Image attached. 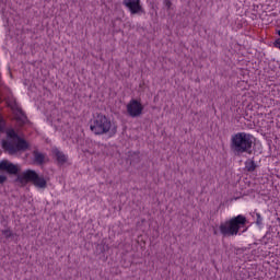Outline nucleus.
I'll list each match as a JSON object with an SVG mask.
<instances>
[{
    "mask_svg": "<svg viewBox=\"0 0 280 280\" xmlns=\"http://www.w3.org/2000/svg\"><path fill=\"white\" fill-rule=\"evenodd\" d=\"M90 130L93 135L115 137L117 135V125L110 121V118L106 117V115L98 114L90 121Z\"/></svg>",
    "mask_w": 280,
    "mask_h": 280,
    "instance_id": "nucleus-1",
    "label": "nucleus"
},
{
    "mask_svg": "<svg viewBox=\"0 0 280 280\" xmlns=\"http://www.w3.org/2000/svg\"><path fill=\"white\" fill-rule=\"evenodd\" d=\"M7 137L8 140L2 142V148L9 154H16V152L27 150V142L21 139L14 129L7 130Z\"/></svg>",
    "mask_w": 280,
    "mask_h": 280,
    "instance_id": "nucleus-2",
    "label": "nucleus"
},
{
    "mask_svg": "<svg viewBox=\"0 0 280 280\" xmlns=\"http://www.w3.org/2000/svg\"><path fill=\"white\" fill-rule=\"evenodd\" d=\"M244 224H246V218L237 215L236 218H232L229 221L221 223L220 232L223 237H231L233 235H237V233H240V229H242Z\"/></svg>",
    "mask_w": 280,
    "mask_h": 280,
    "instance_id": "nucleus-3",
    "label": "nucleus"
},
{
    "mask_svg": "<svg viewBox=\"0 0 280 280\" xmlns=\"http://www.w3.org/2000/svg\"><path fill=\"white\" fill-rule=\"evenodd\" d=\"M21 178L22 180H25V183H32L37 189H47V179H45V176L38 175L36 171H24L21 174Z\"/></svg>",
    "mask_w": 280,
    "mask_h": 280,
    "instance_id": "nucleus-4",
    "label": "nucleus"
},
{
    "mask_svg": "<svg viewBox=\"0 0 280 280\" xmlns=\"http://www.w3.org/2000/svg\"><path fill=\"white\" fill-rule=\"evenodd\" d=\"M231 149L233 152H235V154H242L246 152V133L238 132L232 136Z\"/></svg>",
    "mask_w": 280,
    "mask_h": 280,
    "instance_id": "nucleus-5",
    "label": "nucleus"
},
{
    "mask_svg": "<svg viewBox=\"0 0 280 280\" xmlns=\"http://www.w3.org/2000/svg\"><path fill=\"white\" fill-rule=\"evenodd\" d=\"M143 104L138 100H131L127 104V113L129 117H141V115H143Z\"/></svg>",
    "mask_w": 280,
    "mask_h": 280,
    "instance_id": "nucleus-6",
    "label": "nucleus"
},
{
    "mask_svg": "<svg viewBox=\"0 0 280 280\" xmlns=\"http://www.w3.org/2000/svg\"><path fill=\"white\" fill-rule=\"evenodd\" d=\"M122 5L129 10L130 14H143L144 12L141 0H122Z\"/></svg>",
    "mask_w": 280,
    "mask_h": 280,
    "instance_id": "nucleus-7",
    "label": "nucleus"
},
{
    "mask_svg": "<svg viewBox=\"0 0 280 280\" xmlns=\"http://www.w3.org/2000/svg\"><path fill=\"white\" fill-rule=\"evenodd\" d=\"M1 172H8V174H19V165L12 164L8 160H3L0 162Z\"/></svg>",
    "mask_w": 280,
    "mask_h": 280,
    "instance_id": "nucleus-8",
    "label": "nucleus"
},
{
    "mask_svg": "<svg viewBox=\"0 0 280 280\" xmlns=\"http://www.w3.org/2000/svg\"><path fill=\"white\" fill-rule=\"evenodd\" d=\"M52 153L55 154V156L60 165H65V163H67L68 158L60 150L54 149Z\"/></svg>",
    "mask_w": 280,
    "mask_h": 280,
    "instance_id": "nucleus-9",
    "label": "nucleus"
},
{
    "mask_svg": "<svg viewBox=\"0 0 280 280\" xmlns=\"http://www.w3.org/2000/svg\"><path fill=\"white\" fill-rule=\"evenodd\" d=\"M33 155H34V162L37 165H43V163H45V161H47V155H45V153H40L38 151H34Z\"/></svg>",
    "mask_w": 280,
    "mask_h": 280,
    "instance_id": "nucleus-10",
    "label": "nucleus"
},
{
    "mask_svg": "<svg viewBox=\"0 0 280 280\" xmlns=\"http://www.w3.org/2000/svg\"><path fill=\"white\" fill-rule=\"evenodd\" d=\"M253 145H255V137L252 135L246 136V152L247 154H253Z\"/></svg>",
    "mask_w": 280,
    "mask_h": 280,
    "instance_id": "nucleus-11",
    "label": "nucleus"
},
{
    "mask_svg": "<svg viewBox=\"0 0 280 280\" xmlns=\"http://www.w3.org/2000/svg\"><path fill=\"white\" fill-rule=\"evenodd\" d=\"M247 172H255V170H257V164L255 163V160H249L247 162V166H246Z\"/></svg>",
    "mask_w": 280,
    "mask_h": 280,
    "instance_id": "nucleus-12",
    "label": "nucleus"
},
{
    "mask_svg": "<svg viewBox=\"0 0 280 280\" xmlns=\"http://www.w3.org/2000/svg\"><path fill=\"white\" fill-rule=\"evenodd\" d=\"M2 235H4V237H7V240L12 237V230H10V229L2 230Z\"/></svg>",
    "mask_w": 280,
    "mask_h": 280,
    "instance_id": "nucleus-13",
    "label": "nucleus"
},
{
    "mask_svg": "<svg viewBox=\"0 0 280 280\" xmlns=\"http://www.w3.org/2000/svg\"><path fill=\"white\" fill-rule=\"evenodd\" d=\"M262 222H264V219L261 218V214L256 213V224H257V226H261Z\"/></svg>",
    "mask_w": 280,
    "mask_h": 280,
    "instance_id": "nucleus-14",
    "label": "nucleus"
},
{
    "mask_svg": "<svg viewBox=\"0 0 280 280\" xmlns=\"http://www.w3.org/2000/svg\"><path fill=\"white\" fill-rule=\"evenodd\" d=\"M5 129V120H3V117L0 116V132Z\"/></svg>",
    "mask_w": 280,
    "mask_h": 280,
    "instance_id": "nucleus-15",
    "label": "nucleus"
},
{
    "mask_svg": "<svg viewBox=\"0 0 280 280\" xmlns=\"http://www.w3.org/2000/svg\"><path fill=\"white\" fill-rule=\"evenodd\" d=\"M278 36H280V30L278 31ZM273 46H275L277 49H280V38H278V39L275 40Z\"/></svg>",
    "mask_w": 280,
    "mask_h": 280,
    "instance_id": "nucleus-16",
    "label": "nucleus"
},
{
    "mask_svg": "<svg viewBox=\"0 0 280 280\" xmlns=\"http://www.w3.org/2000/svg\"><path fill=\"white\" fill-rule=\"evenodd\" d=\"M164 5L166 10H172V1L171 0H164Z\"/></svg>",
    "mask_w": 280,
    "mask_h": 280,
    "instance_id": "nucleus-17",
    "label": "nucleus"
},
{
    "mask_svg": "<svg viewBox=\"0 0 280 280\" xmlns=\"http://www.w3.org/2000/svg\"><path fill=\"white\" fill-rule=\"evenodd\" d=\"M5 180H8V177L5 175H0V185H3Z\"/></svg>",
    "mask_w": 280,
    "mask_h": 280,
    "instance_id": "nucleus-18",
    "label": "nucleus"
},
{
    "mask_svg": "<svg viewBox=\"0 0 280 280\" xmlns=\"http://www.w3.org/2000/svg\"><path fill=\"white\" fill-rule=\"evenodd\" d=\"M21 121H25V116H22Z\"/></svg>",
    "mask_w": 280,
    "mask_h": 280,
    "instance_id": "nucleus-19",
    "label": "nucleus"
}]
</instances>
